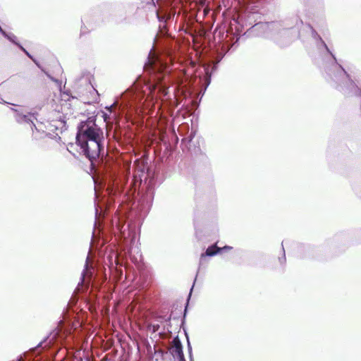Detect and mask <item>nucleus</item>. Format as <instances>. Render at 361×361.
Wrapping results in <instances>:
<instances>
[{
    "mask_svg": "<svg viewBox=\"0 0 361 361\" xmlns=\"http://www.w3.org/2000/svg\"><path fill=\"white\" fill-rule=\"evenodd\" d=\"M259 25L263 29H267V28L274 29V28H278L279 27V24L276 23H266L264 24H261Z\"/></svg>",
    "mask_w": 361,
    "mask_h": 361,
    "instance_id": "0eeeda50",
    "label": "nucleus"
},
{
    "mask_svg": "<svg viewBox=\"0 0 361 361\" xmlns=\"http://www.w3.org/2000/svg\"><path fill=\"white\" fill-rule=\"evenodd\" d=\"M335 66L340 70L341 73H343L345 75L346 74V72L345 71V70L341 66H338V65L336 64Z\"/></svg>",
    "mask_w": 361,
    "mask_h": 361,
    "instance_id": "6e6552de",
    "label": "nucleus"
},
{
    "mask_svg": "<svg viewBox=\"0 0 361 361\" xmlns=\"http://www.w3.org/2000/svg\"><path fill=\"white\" fill-rule=\"evenodd\" d=\"M188 350H189L190 356L191 357L192 356V348H191L189 342H188Z\"/></svg>",
    "mask_w": 361,
    "mask_h": 361,
    "instance_id": "1a4fd4ad",
    "label": "nucleus"
},
{
    "mask_svg": "<svg viewBox=\"0 0 361 361\" xmlns=\"http://www.w3.org/2000/svg\"><path fill=\"white\" fill-rule=\"evenodd\" d=\"M171 353L174 357H176L178 361H185L183 353L182 345L179 341L175 343L171 348Z\"/></svg>",
    "mask_w": 361,
    "mask_h": 361,
    "instance_id": "7ed1b4c3",
    "label": "nucleus"
},
{
    "mask_svg": "<svg viewBox=\"0 0 361 361\" xmlns=\"http://www.w3.org/2000/svg\"><path fill=\"white\" fill-rule=\"evenodd\" d=\"M279 260L281 261V264H283V261H281V259H279Z\"/></svg>",
    "mask_w": 361,
    "mask_h": 361,
    "instance_id": "ddd939ff",
    "label": "nucleus"
},
{
    "mask_svg": "<svg viewBox=\"0 0 361 361\" xmlns=\"http://www.w3.org/2000/svg\"><path fill=\"white\" fill-rule=\"evenodd\" d=\"M323 44H324V46L325 47V48L326 49V50H327L329 52H330V51H329V49H328V47H327V46H326V44L324 42H323Z\"/></svg>",
    "mask_w": 361,
    "mask_h": 361,
    "instance_id": "9b49d317",
    "label": "nucleus"
},
{
    "mask_svg": "<svg viewBox=\"0 0 361 361\" xmlns=\"http://www.w3.org/2000/svg\"><path fill=\"white\" fill-rule=\"evenodd\" d=\"M2 35L6 37L8 40H10L11 42L14 43L15 44H17L19 46V47L29 56L31 57L29 53L20 44H18L16 42V37L13 34H8L5 31L2 32Z\"/></svg>",
    "mask_w": 361,
    "mask_h": 361,
    "instance_id": "39448f33",
    "label": "nucleus"
},
{
    "mask_svg": "<svg viewBox=\"0 0 361 361\" xmlns=\"http://www.w3.org/2000/svg\"><path fill=\"white\" fill-rule=\"evenodd\" d=\"M226 249H231V247L229 246H224L223 248H219L216 247V245H213L211 247H209L205 252V255L207 256H214L216 255L217 253L220 252L222 250H226Z\"/></svg>",
    "mask_w": 361,
    "mask_h": 361,
    "instance_id": "20e7f679",
    "label": "nucleus"
},
{
    "mask_svg": "<svg viewBox=\"0 0 361 361\" xmlns=\"http://www.w3.org/2000/svg\"><path fill=\"white\" fill-rule=\"evenodd\" d=\"M295 21L298 23V20L297 18H295Z\"/></svg>",
    "mask_w": 361,
    "mask_h": 361,
    "instance_id": "4468645a",
    "label": "nucleus"
},
{
    "mask_svg": "<svg viewBox=\"0 0 361 361\" xmlns=\"http://www.w3.org/2000/svg\"><path fill=\"white\" fill-rule=\"evenodd\" d=\"M102 130L95 123V120L89 118L78 127L76 145L80 154L90 161L97 159L102 151Z\"/></svg>",
    "mask_w": 361,
    "mask_h": 361,
    "instance_id": "f257e3e1",
    "label": "nucleus"
},
{
    "mask_svg": "<svg viewBox=\"0 0 361 361\" xmlns=\"http://www.w3.org/2000/svg\"><path fill=\"white\" fill-rule=\"evenodd\" d=\"M13 110L15 112V118L17 121V122L20 123H28L30 125L31 128H32V126L34 125V120L36 119L35 116L30 113H27V114H23V111L18 110V109H14Z\"/></svg>",
    "mask_w": 361,
    "mask_h": 361,
    "instance_id": "f03ea898",
    "label": "nucleus"
},
{
    "mask_svg": "<svg viewBox=\"0 0 361 361\" xmlns=\"http://www.w3.org/2000/svg\"><path fill=\"white\" fill-rule=\"evenodd\" d=\"M88 261H89V257H87L86 262H85V269L82 272V283H84L85 277L88 276L89 274H91L90 273V269L92 268L89 266Z\"/></svg>",
    "mask_w": 361,
    "mask_h": 361,
    "instance_id": "423d86ee",
    "label": "nucleus"
},
{
    "mask_svg": "<svg viewBox=\"0 0 361 361\" xmlns=\"http://www.w3.org/2000/svg\"><path fill=\"white\" fill-rule=\"evenodd\" d=\"M331 54L332 55V56L334 57V59L336 60V57H334V56L331 53Z\"/></svg>",
    "mask_w": 361,
    "mask_h": 361,
    "instance_id": "f8f14e48",
    "label": "nucleus"
},
{
    "mask_svg": "<svg viewBox=\"0 0 361 361\" xmlns=\"http://www.w3.org/2000/svg\"><path fill=\"white\" fill-rule=\"evenodd\" d=\"M47 75L49 76V78H50L53 81L56 82H58V80H55L52 77H51L49 75L47 74Z\"/></svg>",
    "mask_w": 361,
    "mask_h": 361,
    "instance_id": "9d476101",
    "label": "nucleus"
},
{
    "mask_svg": "<svg viewBox=\"0 0 361 361\" xmlns=\"http://www.w3.org/2000/svg\"><path fill=\"white\" fill-rule=\"evenodd\" d=\"M80 283L82 284L83 283H82V281H81L80 283H78V285H80Z\"/></svg>",
    "mask_w": 361,
    "mask_h": 361,
    "instance_id": "2eb2a0df",
    "label": "nucleus"
}]
</instances>
